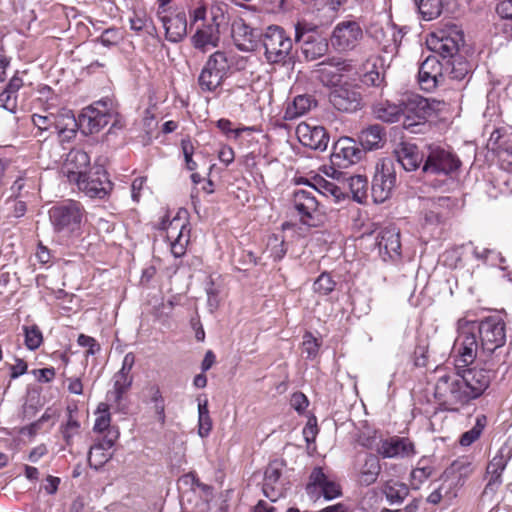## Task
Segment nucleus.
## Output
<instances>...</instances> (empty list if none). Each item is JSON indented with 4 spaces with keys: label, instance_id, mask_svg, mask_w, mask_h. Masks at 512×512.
Wrapping results in <instances>:
<instances>
[{
    "label": "nucleus",
    "instance_id": "f257e3e1",
    "mask_svg": "<svg viewBox=\"0 0 512 512\" xmlns=\"http://www.w3.org/2000/svg\"><path fill=\"white\" fill-rule=\"evenodd\" d=\"M494 379L492 370L473 366L455 369L438 366L434 370L433 396L438 409L458 413L474 400L482 397Z\"/></svg>",
    "mask_w": 512,
    "mask_h": 512
},
{
    "label": "nucleus",
    "instance_id": "f03ea898",
    "mask_svg": "<svg viewBox=\"0 0 512 512\" xmlns=\"http://www.w3.org/2000/svg\"><path fill=\"white\" fill-rule=\"evenodd\" d=\"M467 324L480 343L479 362L476 366L492 370L494 378L501 359L497 350L506 343V324L498 316H488L480 321L467 320Z\"/></svg>",
    "mask_w": 512,
    "mask_h": 512
},
{
    "label": "nucleus",
    "instance_id": "7ed1b4c3",
    "mask_svg": "<svg viewBox=\"0 0 512 512\" xmlns=\"http://www.w3.org/2000/svg\"><path fill=\"white\" fill-rule=\"evenodd\" d=\"M402 127L411 133H420L428 122L448 111L444 100L425 98L416 93L401 96Z\"/></svg>",
    "mask_w": 512,
    "mask_h": 512
},
{
    "label": "nucleus",
    "instance_id": "20e7f679",
    "mask_svg": "<svg viewBox=\"0 0 512 512\" xmlns=\"http://www.w3.org/2000/svg\"><path fill=\"white\" fill-rule=\"evenodd\" d=\"M233 59L228 52L217 50L212 53L198 76L197 83L203 93H215L228 78Z\"/></svg>",
    "mask_w": 512,
    "mask_h": 512
},
{
    "label": "nucleus",
    "instance_id": "39448f33",
    "mask_svg": "<svg viewBox=\"0 0 512 512\" xmlns=\"http://www.w3.org/2000/svg\"><path fill=\"white\" fill-rule=\"evenodd\" d=\"M463 44L464 33L452 20L440 21L427 38L429 49L442 56L444 60L455 56Z\"/></svg>",
    "mask_w": 512,
    "mask_h": 512
},
{
    "label": "nucleus",
    "instance_id": "423d86ee",
    "mask_svg": "<svg viewBox=\"0 0 512 512\" xmlns=\"http://www.w3.org/2000/svg\"><path fill=\"white\" fill-rule=\"evenodd\" d=\"M456 206L457 200L447 196L423 200L419 216L422 230L431 234L441 230L453 217Z\"/></svg>",
    "mask_w": 512,
    "mask_h": 512
},
{
    "label": "nucleus",
    "instance_id": "0eeeda50",
    "mask_svg": "<svg viewBox=\"0 0 512 512\" xmlns=\"http://www.w3.org/2000/svg\"><path fill=\"white\" fill-rule=\"evenodd\" d=\"M85 210L80 202L68 200L49 210L50 221L56 232L66 235L81 234Z\"/></svg>",
    "mask_w": 512,
    "mask_h": 512
},
{
    "label": "nucleus",
    "instance_id": "6e6552de",
    "mask_svg": "<svg viewBox=\"0 0 512 512\" xmlns=\"http://www.w3.org/2000/svg\"><path fill=\"white\" fill-rule=\"evenodd\" d=\"M156 228L166 232V239L174 257L185 255L190 241V223L186 210L179 211L172 219L163 217Z\"/></svg>",
    "mask_w": 512,
    "mask_h": 512
},
{
    "label": "nucleus",
    "instance_id": "1a4fd4ad",
    "mask_svg": "<svg viewBox=\"0 0 512 512\" xmlns=\"http://www.w3.org/2000/svg\"><path fill=\"white\" fill-rule=\"evenodd\" d=\"M459 334L454 343L455 369H472L479 362L480 343L467 324V319L458 320Z\"/></svg>",
    "mask_w": 512,
    "mask_h": 512
},
{
    "label": "nucleus",
    "instance_id": "9d476101",
    "mask_svg": "<svg viewBox=\"0 0 512 512\" xmlns=\"http://www.w3.org/2000/svg\"><path fill=\"white\" fill-rule=\"evenodd\" d=\"M118 117L112 100L106 98L85 107L79 116V122L86 133L93 134L98 133L109 123L115 125Z\"/></svg>",
    "mask_w": 512,
    "mask_h": 512
},
{
    "label": "nucleus",
    "instance_id": "9b49d317",
    "mask_svg": "<svg viewBox=\"0 0 512 512\" xmlns=\"http://www.w3.org/2000/svg\"><path fill=\"white\" fill-rule=\"evenodd\" d=\"M307 496L317 502L321 498L330 501L342 496V486L337 477L326 473L322 467H314L305 485Z\"/></svg>",
    "mask_w": 512,
    "mask_h": 512
},
{
    "label": "nucleus",
    "instance_id": "f8f14e48",
    "mask_svg": "<svg viewBox=\"0 0 512 512\" xmlns=\"http://www.w3.org/2000/svg\"><path fill=\"white\" fill-rule=\"evenodd\" d=\"M262 44L269 63H285L289 58L293 42L285 30L279 26H269L263 34Z\"/></svg>",
    "mask_w": 512,
    "mask_h": 512
},
{
    "label": "nucleus",
    "instance_id": "ddd939ff",
    "mask_svg": "<svg viewBox=\"0 0 512 512\" xmlns=\"http://www.w3.org/2000/svg\"><path fill=\"white\" fill-rule=\"evenodd\" d=\"M473 472L474 465L469 456L458 457L444 470L441 479L444 480L443 488H448V499L457 497L458 490L464 486Z\"/></svg>",
    "mask_w": 512,
    "mask_h": 512
},
{
    "label": "nucleus",
    "instance_id": "4468645a",
    "mask_svg": "<svg viewBox=\"0 0 512 512\" xmlns=\"http://www.w3.org/2000/svg\"><path fill=\"white\" fill-rule=\"evenodd\" d=\"M76 184L88 197L100 200L107 198L113 190L108 173L100 166L89 169Z\"/></svg>",
    "mask_w": 512,
    "mask_h": 512
},
{
    "label": "nucleus",
    "instance_id": "2eb2a0df",
    "mask_svg": "<svg viewBox=\"0 0 512 512\" xmlns=\"http://www.w3.org/2000/svg\"><path fill=\"white\" fill-rule=\"evenodd\" d=\"M355 70L352 60L340 57L328 58L316 65L317 79L325 86H337L345 74Z\"/></svg>",
    "mask_w": 512,
    "mask_h": 512
},
{
    "label": "nucleus",
    "instance_id": "dca6fc26",
    "mask_svg": "<svg viewBox=\"0 0 512 512\" xmlns=\"http://www.w3.org/2000/svg\"><path fill=\"white\" fill-rule=\"evenodd\" d=\"M460 165L461 161L451 151L440 146L429 145L423 171L432 174L448 175L458 170Z\"/></svg>",
    "mask_w": 512,
    "mask_h": 512
},
{
    "label": "nucleus",
    "instance_id": "f3484780",
    "mask_svg": "<svg viewBox=\"0 0 512 512\" xmlns=\"http://www.w3.org/2000/svg\"><path fill=\"white\" fill-rule=\"evenodd\" d=\"M135 361V354L133 352L127 353L123 358L120 370L112 377V389L108 391L107 397L116 405L122 402L132 387L134 380L132 369Z\"/></svg>",
    "mask_w": 512,
    "mask_h": 512
},
{
    "label": "nucleus",
    "instance_id": "a211bd4d",
    "mask_svg": "<svg viewBox=\"0 0 512 512\" xmlns=\"http://www.w3.org/2000/svg\"><path fill=\"white\" fill-rule=\"evenodd\" d=\"M363 38V30L356 21L338 23L331 35V45L339 52L351 51Z\"/></svg>",
    "mask_w": 512,
    "mask_h": 512
},
{
    "label": "nucleus",
    "instance_id": "6ab92c4d",
    "mask_svg": "<svg viewBox=\"0 0 512 512\" xmlns=\"http://www.w3.org/2000/svg\"><path fill=\"white\" fill-rule=\"evenodd\" d=\"M285 466L284 460L274 459L269 462L265 469L262 490L264 495L272 502L285 495L286 484L282 479Z\"/></svg>",
    "mask_w": 512,
    "mask_h": 512
},
{
    "label": "nucleus",
    "instance_id": "aec40b11",
    "mask_svg": "<svg viewBox=\"0 0 512 512\" xmlns=\"http://www.w3.org/2000/svg\"><path fill=\"white\" fill-rule=\"evenodd\" d=\"M396 184V174L391 161L383 162L381 168L377 167L371 187L374 202L383 203L392 194Z\"/></svg>",
    "mask_w": 512,
    "mask_h": 512
},
{
    "label": "nucleus",
    "instance_id": "412c9836",
    "mask_svg": "<svg viewBox=\"0 0 512 512\" xmlns=\"http://www.w3.org/2000/svg\"><path fill=\"white\" fill-rule=\"evenodd\" d=\"M445 79L444 62L436 56H428L420 65L418 82L422 90L430 92Z\"/></svg>",
    "mask_w": 512,
    "mask_h": 512
},
{
    "label": "nucleus",
    "instance_id": "4be33fe9",
    "mask_svg": "<svg viewBox=\"0 0 512 512\" xmlns=\"http://www.w3.org/2000/svg\"><path fill=\"white\" fill-rule=\"evenodd\" d=\"M376 451L383 458H409L417 453L415 444L409 438L399 436L380 440Z\"/></svg>",
    "mask_w": 512,
    "mask_h": 512
},
{
    "label": "nucleus",
    "instance_id": "5701e85b",
    "mask_svg": "<svg viewBox=\"0 0 512 512\" xmlns=\"http://www.w3.org/2000/svg\"><path fill=\"white\" fill-rule=\"evenodd\" d=\"M363 151L350 137H341L333 145L332 161L339 167H348L362 158Z\"/></svg>",
    "mask_w": 512,
    "mask_h": 512
},
{
    "label": "nucleus",
    "instance_id": "b1692460",
    "mask_svg": "<svg viewBox=\"0 0 512 512\" xmlns=\"http://www.w3.org/2000/svg\"><path fill=\"white\" fill-rule=\"evenodd\" d=\"M293 205L300 215L301 222L310 226H316L311 220L318 213L320 203L315 196V192L307 189H298L293 195Z\"/></svg>",
    "mask_w": 512,
    "mask_h": 512
},
{
    "label": "nucleus",
    "instance_id": "393cba45",
    "mask_svg": "<svg viewBox=\"0 0 512 512\" xmlns=\"http://www.w3.org/2000/svg\"><path fill=\"white\" fill-rule=\"evenodd\" d=\"M329 101L335 109L343 112H355L363 105L361 93L349 86H339L332 90Z\"/></svg>",
    "mask_w": 512,
    "mask_h": 512
},
{
    "label": "nucleus",
    "instance_id": "a878e982",
    "mask_svg": "<svg viewBox=\"0 0 512 512\" xmlns=\"http://www.w3.org/2000/svg\"><path fill=\"white\" fill-rule=\"evenodd\" d=\"M296 135L303 146L314 150L324 151L329 143V135L324 127L310 125L306 122L298 124Z\"/></svg>",
    "mask_w": 512,
    "mask_h": 512
},
{
    "label": "nucleus",
    "instance_id": "bb28decb",
    "mask_svg": "<svg viewBox=\"0 0 512 512\" xmlns=\"http://www.w3.org/2000/svg\"><path fill=\"white\" fill-rule=\"evenodd\" d=\"M379 253L386 261L394 260L401 255L400 231L393 225L384 227L376 237Z\"/></svg>",
    "mask_w": 512,
    "mask_h": 512
},
{
    "label": "nucleus",
    "instance_id": "cd10ccee",
    "mask_svg": "<svg viewBox=\"0 0 512 512\" xmlns=\"http://www.w3.org/2000/svg\"><path fill=\"white\" fill-rule=\"evenodd\" d=\"M90 168V156L81 149H72L66 157L63 170L69 182L77 183Z\"/></svg>",
    "mask_w": 512,
    "mask_h": 512
},
{
    "label": "nucleus",
    "instance_id": "c85d7f7f",
    "mask_svg": "<svg viewBox=\"0 0 512 512\" xmlns=\"http://www.w3.org/2000/svg\"><path fill=\"white\" fill-rule=\"evenodd\" d=\"M380 472V460L374 454H366L363 459H358L354 466V477L363 486L374 484Z\"/></svg>",
    "mask_w": 512,
    "mask_h": 512
},
{
    "label": "nucleus",
    "instance_id": "c756f323",
    "mask_svg": "<svg viewBox=\"0 0 512 512\" xmlns=\"http://www.w3.org/2000/svg\"><path fill=\"white\" fill-rule=\"evenodd\" d=\"M165 29L166 39L176 43L181 41L187 34V18L184 11L175 14L158 16Z\"/></svg>",
    "mask_w": 512,
    "mask_h": 512
},
{
    "label": "nucleus",
    "instance_id": "7c9ffc66",
    "mask_svg": "<svg viewBox=\"0 0 512 512\" xmlns=\"http://www.w3.org/2000/svg\"><path fill=\"white\" fill-rule=\"evenodd\" d=\"M395 155L397 161L406 171H415L423 162L424 155L421 153L416 144L402 141L396 149Z\"/></svg>",
    "mask_w": 512,
    "mask_h": 512
},
{
    "label": "nucleus",
    "instance_id": "2f4dec72",
    "mask_svg": "<svg viewBox=\"0 0 512 512\" xmlns=\"http://www.w3.org/2000/svg\"><path fill=\"white\" fill-rule=\"evenodd\" d=\"M401 97L397 102L385 99L373 104L372 115L375 119L388 124L402 121Z\"/></svg>",
    "mask_w": 512,
    "mask_h": 512
},
{
    "label": "nucleus",
    "instance_id": "473e14b6",
    "mask_svg": "<svg viewBox=\"0 0 512 512\" xmlns=\"http://www.w3.org/2000/svg\"><path fill=\"white\" fill-rule=\"evenodd\" d=\"M232 39L241 51H252L256 46L257 33L255 29L246 24L242 19L235 20L231 28Z\"/></svg>",
    "mask_w": 512,
    "mask_h": 512
},
{
    "label": "nucleus",
    "instance_id": "72a5a7b5",
    "mask_svg": "<svg viewBox=\"0 0 512 512\" xmlns=\"http://www.w3.org/2000/svg\"><path fill=\"white\" fill-rule=\"evenodd\" d=\"M112 416L110 408L107 403L101 402L98 404L95 410V422L93 431L97 434H101L102 439H109L110 435L115 434V441L118 440L120 432L117 426L111 424Z\"/></svg>",
    "mask_w": 512,
    "mask_h": 512
},
{
    "label": "nucleus",
    "instance_id": "f704fd0d",
    "mask_svg": "<svg viewBox=\"0 0 512 512\" xmlns=\"http://www.w3.org/2000/svg\"><path fill=\"white\" fill-rule=\"evenodd\" d=\"M115 434H111L109 439H101L90 447L88 453L89 466L98 470L102 468L111 458V448L115 445Z\"/></svg>",
    "mask_w": 512,
    "mask_h": 512
},
{
    "label": "nucleus",
    "instance_id": "c9c22d12",
    "mask_svg": "<svg viewBox=\"0 0 512 512\" xmlns=\"http://www.w3.org/2000/svg\"><path fill=\"white\" fill-rule=\"evenodd\" d=\"M191 40L195 49L206 52L210 47L218 46L220 31L208 24H204L201 28L197 29Z\"/></svg>",
    "mask_w": 512,
    "mask_h": 512
},
{
    "label": "nucleus",
    "instance_id": "e433bc0d",
    "mask_svg": "<svg viewBox=\"0 0 512 512\" xmlns=\"http://www.w3.org/2000/svg\"><path fill=\"white\" fill-rule=\"evenodd\" d=\"M77 406H68L67 420L60 425V433L67 447L71 448L74 444V439L81 434V423L76 418Z\"/></svg>",
    "mask_w": 512,
    "mask_h": 512
},
{
    "label": "nucleus",
    "instance_id": "4c0bfd02",
    "mask_svg": "<svg viewBox=\"0 0 512 512\" xmlns=\"http://www.w3.org/2000/svg\"><path fill=\"white\" fill-rule=\"evenodd\" d=\"M359 140L365 150L379 149L386 141L385 129L379 124L370 125L361 131Z\"/></svg>",
    "mask_w": 512,
    "mask_h": 512
},
{
    "label": "nucleus",
    "instance_id": "58836bf2",
    "mask_svg": "<svg viewBox=\"0 0 512 512\" xmlns=\"http://www.w3.org/2000/svg\"><path fill=\"white\" fill-rule=\"evenodd\" d=\"M508 464V460L502 453L496 454L487 466V473L490 478L485 486V492L494 491L495 488L502 484V473Z\"/></svg>",
    "mask_w": 512,
    "mask_h": 512
},
{
    "label": "nucleus",
    "instance_id": "ea45409f",
    "mask_svg": "<svg viewBox=\"0 0 512 512\" xmlns=\"http://www.w3.org/2000/svg\"><path fill=\"white\" fill-rule=\"evenodd\" d=\"M447 58L444 61V70L445 75L447 74L449 78L461 81L470 74L471 65L464 57L456 54Z\"/></svg>",
    "mask_w": 512,
    "mask_h": 512
},
{
    "label": "nucleus",
    "instance_id": "a19ab883",
    "mask_svg": "<svg viewBox=\"0 0 512 512\" xmlns=\"http://www.w3.org/2000/svg\"><path fill=\"white\" fill-rule=\"evenodd\" d=\"M23 86L22 78L14 76L10 79L5 90L0 94V102L2 106L10 111L16 112L17 110V92Z\"/></svg>",
    "mask_w": 512,
    "mask_h": 512
},
{
    "label": "nucleus",
    "instance_id": "79ce46f5",
    "mask_svg": "<svg viewBox=\"0 0 512 512\" xmlns=\"http://www.w3.org/2000/svg\"><path fill=\"white\" fill-rule=\"evenodd\" d=\"M382 492L390 504H399L409 495V487L402 482L390 479L383 484Z\"/></svg>",
    "mask_w": 512,
    "mask_h": 512
},
{
    "label": "nucleus",
    "instance_id": "37998d69",
    "mask_svg": "<svg viewBox=\"0 0 512 512\" xmlns=\"http://www.w3.org/2000/svg\"><path fill=\"white\" fill-rule=\"evenodd\" d=\"M434 473V466L427 458H421L416 467L411 471L410 484L413 489H419Z\"/></svg>",
    "mask_w": 512,
    "mask_h": 512
},
{
    "label": "nucleus",
    "instance_id": "c03bdc74",
    "mask_svg": "<svg viewBox=\"0 0 512 512\" xmlns=\"http://www.w3.org/2000/svg\"><path fill=\"white\" fill-rule=\"evenodd\" d=\"M488 424V418L485 414H479L475 418V424L474 426L462 433V435L459 438V444L462 447H468L471 446L473 443H475L483 434L485 428Z\"/></svg>",
    "mask_w": 512,
    "mask_h": 512
},
{
    "label": "nucleus",
    "instance_id": "a18cd8bd",
    "mask_svg": "<svg viewBox=\"0 0 512 512\" xmlns=\"http://www.w3.org/2000/svg\"><path fill=\"white\" fill-rule=\"evenodd\" d=\"M349 191L353 200L364 203L368 196V179L366 176L353 175L347 179Z\"/></svg>",
    "mask_w": 512,
    "mask_h": 512
},
{
    "label": "nucleus",
    "instance_id": "49530a36",
    "mask_svg": "<svg viewBox=\"0 0 512 512\" xmlns=\"http://www.w3.org/2000/svg\"><path fill=\"white\" fill-rule=\"evenodd\" d=\"M413 2L425 21L436 19L442 12L441 0H413Z\"/></svg>",
    "mask_w": 512,
    "mask_h": 512
},
{
    "label": "nucleus",
    "instance_id": "de8ad7c7",
    "mask_svg": "<svg viewBox=\"0 0 512 512\" xmlns=\"http://www.w3.org/2000/svg\"><path fill=\"white\" fill-rule=\"evenodd\" d=\"M313 99L308 95H298L294 98L293 103L289 105L285 112L287 119H294L307 113L312 106Z\"/></svg>",
    "mask_w": 512,
    "mask_h": 512
},
{
    "label": "nucleus",
    "instance_id": "09e8293b",
    "mask_svg": "<svg viewBox=\"0 0 512 512\" xmlns=\"http://www.w3.org/2000/svg\"><path fill=\"white\" fill-rule=\"evenodd\" d=\"M309 186L314 192L321 193L325 196H333L337 200H339L343 195L340 187H338L334 182L323 178L322 176L314 177V183L309 184Z\"/></svg>",
    "mask_w": 512,
    "mask_h": 512
},
{
    "label": "nucleus",
    "instance_id": "8fccbe9b",
    "mask_svg": "<svg viewBox=\"0 0 512 512\" xmlns=\"http://www.w3.org/2000/svg\"><path fill=\"white\" fill-rule=\"evenodd\" d=\"M149 402L154 405V411L158 421L163 425L165 424V401L162 396L160 387L156 384L148 387Z\"/></svg>",
    "mask_w": 512,
    "mask_h": 512
},
{
    "label": "nucleus",
    "instance_id": "3c124183",
    "mask_svg": "<svg viewBox=\"0 0 512 512\" xmlns=\"http://www.w3.org/2000/svg\"><path fill=\"white\" fill-rule=\"evenodd\" d=\"M78 122L71 110L62 109L58 113L53 114V133L68 127H76Z\"/></svg>",
    "mask_w": 512,
    "mask_h": 512
},
{
    "label": "nucleus",
    "instance_id": "603ef678",
    "mask_svg": "<svg viewBox=\"0 0 512 512\" xmlns=\"http://www.w3.org/2000/svg\"><path fill=\"white\" fill-rule=\"evenodd\" d=\"M267 250L274 261H281L287 253L286 243L279 235L272 234L268 238Z\"/></svg>",
    "mask_w": 512,
    "mask_h": 512
},
{
    "label": "nucleus",
    "instance_id": "864d4df0",
    "mask_svg": "<svg viewBox=\"0 0 512 512\" xmlns=\"http://www.w3.org/2000/svg\"><path fill=\"white\" fill-rule=\"evenodd\" d=\"M23 332L25 337L24 343L27 349L34 351L43 343V334L37 325H25L23 326Z\"/></svg>",
    "mask_w": 512,
    "mask_h": 512
},
{
    "label": "nucleus",
    "instance_id": "5fc2aeb1",
    "mask_svg": "<svg viewBox=\"0 0 512 512\" xmlns=\"http://www.w3.org/2000/svg\"><path fill=\"white\" fill-rule=\"evenodd\" d=\"M336 287V282L328 272L321 273L313 283V291L320 296L331 294Z\"/></svg>",
    "mask_w": 512,
    "mask_h": 512
},
{
    "label": "nucleus",
    "instance_id": "6e6d98bb",
    "mask_svg": "<svg viewBox=\"0 0 512 512\" xmlns=\"http://www.w3.org/2000/svg\"><path fill=\"white\" fill-rule=\"evenodd\" d=\"M500 167L512 173V138L507 137L503 140L500 149L496 152Z\"/></svg>",
    "mask_w": 512,
    "mask_h": 512
},
{
    "label": "nucleus",
    "instance_id": "4d7b16f0",
    "mask_svg": "<svg viewBox=\"0 0 512 512\" xmlns=\"http://www.w3.org/2000/svg\"><path fill=\"white\" fill-rule=\"evenodd\" d=\"M198 434L204 438L209 435L212 430V420L209 414L207 401L198 405Z\"/></svg>",
    "mask_w": 512,
    "mask_h": 512
},
{
    "label": "nucleus",
    "instance_id": "13d9d810",
    "mask_svg": "<svg viewBox=\"0 0 512 512\" xmlns=\"http://www.w3.org/2000/svg\"><path fill=\"white\" fill-rule=\"evenodd\" d=\"M217 128L226 136L233 134L235 138H238L242 135L243 132L250 131L254 132L256 129L254 127L242 126L238 128H233V123L226 118L219 119L216 124Z\"/></svg>",
    "mask_w": 512,
    "mask_h": 512
},
{
    "label": "nucleus",
    "instance_id": "bf43d9fd",
    "mask_svg": "<svg viewBox=\"0 0 512 512\" xmlns=\"http://www.w3.org/2000/svg\"><path fill=\"white\" fill-rule=\"evenodd\" d=\"M124 39V35L119 28H108L102 32L99 41L106 47L116 46Z\"/></svg>",
    "mask_w": 512,
    "mask_h": 512
},
{
    "label": "nucleus",
    "instance_id": "052dcab7",
    "mask_svg": "<svg viewBox=\"0 0 512 512\" xmlns=\"http://www.w3.org/2000/svg\"><path fill=\"white\" fill-rule=\"evenodd\" d=\"M32 122L39 132L35 134L36 136L41 135L45 131L53 133V113L48 115L33 114Z\"/></svg>",
    "mask_w": 512,
    "mask_h": 512
},
{
    "label": "nucleus",
    "instance_id": "680f3d73",
    "mask_svg": "<svg viewBox=\"0 0 512 512\" xmlns=\"http://www.w3.org/2000/svg\"><path fill=\"white\" fill-rule=\"evenodd\" d=\"M213 28H217L220 31L221 27L226 24V16L219 4H214L210 8V18L206 23Z\"/></svg>",
    "mask_w": 512,
    "mask_h": 512
},
{
    "label": "nucleus",
    "instance_id": "e2e57ef3",
    "mask_svg": "<svg viewBox=\"0 0 512 512\" xmlns=\"http://www.w3.org/2000/svg\"><path fill=\"white\" fill-rule=\"evenodd\" d=\"M181 149L184 155L186 168L189 171H195L197 169V163L193 160L194 145L190 139L181 140Z\"/></svg>",
    "mask_w": 512,
    "mask_h": 512
},
{
    "label": "nucleus",
    "instance_id": "0e129e2a",
    "mask_svg": "<svg viewBox=\"0 0 512 512\" xmlns=\"http://www.w3.org/2000/svg\"><path fill=\"white\" fill-rule=\"evenodd\" d=\"M302 345L303 351L307 353L308 357H315L317 355L320 345L312 333L307 332L304 335Z\"/></svg>",
    "mask_w": 512,
    "mask_h": 512
},
{
    "label": "nucleus",
    "instance_id": "69168bd1",
    "mask_svg": "<svg viewBox=\"0 0 512 512\" xmlns=\"http://www.w3.org/2000/svg\"><path fill=\"white\" fill-rule=\"evenodd\" d=\"M383 81V75L376 69L365 72L361 77V82L366 86L379 87Z\"/></svg>",
    "mask_w": 512,
    "mask_h": 512
},
{
    "label": "nucleus",
    "instance_id": "338daca9",
    "mask_svg": "<svg viewBox=\"0 0 512 512\" xmlns=\"http://www.w3.org/2000/svg\"><path fill=\"white\" fill-rule=\"evenodd\" d=\"M77 343L81 347H87V355H95L100 350V345L97 341L88 335L80 334L77 339Z\"/></svg>",
    "mask_w": 512,
    "mask_h": 512
},
{
    "label": "nucleus",
    "instance_id": "774afa93",
    "mask_svg": "<svg viewBox=\"0 0 512 512\" xmlns=\"http://www.w3.org/2000/svg\"><path fill=\"white\" fill-rule=\"evenodd\" d=\"M302 50L307 59H316L317 57L323 55L325 47L321 42L314 44L313 42L307 40Z\"/></svg>",
    "mask_w": 512,
    "mask_h": 512
}]
</instances>
